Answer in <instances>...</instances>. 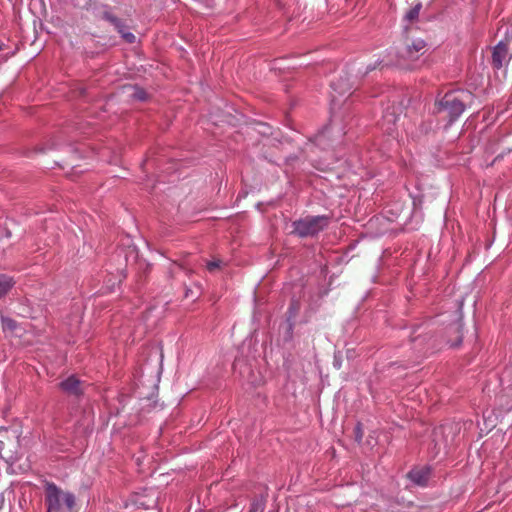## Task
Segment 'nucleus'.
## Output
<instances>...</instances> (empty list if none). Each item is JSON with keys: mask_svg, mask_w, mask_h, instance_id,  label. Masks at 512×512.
<instances>
[{"mask_svg": "<svg viewBox=\"0 0 512 512\" xmlns=\"http://www.w3.org/2000/svg\"><path fill=\"white\" fill-rule=\"evenodd\" d=\"M471 99L472 94L467 91L448 92L439 101L437 112L449 118V123H452L463 113Z\"/></svg>", "mask_w": 512, "mask_h": 512, "instance_id": "obj_1", "label": "nucleus"}, {"mask_svg": "<svg viewBox=\"0 0 512 512\" xmlns=\"http://www.w3.org/2000/svg\"><path fill=\"white\" fill-rule=\"evenodd\" d=\"M47 512H76V499L72 493L65 492L54 483L45 487Z\"/></svg>", "mask_w": 512, "mask_h": 512, "instance_id": "obj_2", "label": "nucleus"}, {"mask_svg": "<svg viewBox=\"0 0 512 512\" xmlns=\"http://www.w3.org/2000/svg\"><path fill=\"white\" fill-rule=\"evenodd\" d=\"M426 52V43L422 39H406L397 48L396 59L391 63L403 69H412L415 61Z\"/></svg>", "mask_w": 512, "mask_h": 512, "instance_id": "obj_3", "label": "nucleus"}, {"mask_svg": "<svg viewBox=\"0 0 512 512\" xmlns=\"http://www.w3.org/2000/svg\"><path fill=\"white\" fill-rule=\"evenodd\" d=\"M329 224L327 216H307L293 223V233L301 238L313 237L323 231Z\"/></svg>", "mask_w": 512, "mask_h": 512, "instance_id": "obj_4", "label": "nucleus"}, {"mask_svg": "<svg viewBox=\"0 0 512 512\" xmlns=\"http://www.w3.org/2000/svg\"><path fill=\"white\" fill-rule=\"evenodd\" d=\"M402 110L400 106H395L394 104L388 106L382 116V129L385 130L388 134H393L394 127L397 122L400 120Z\"/></svg>", "mask_w": 512, "mask_h": 512, "instance_id": "obj_5", "label": "nucleus"}, {"mask_svg": "<svg viewBox=\"0 0 512 512\" xmlns=\"http://www.w3.org/2000/svg\"><path fill=\"white\" fill-rule=\"evenodd\" d=\"M510 59L507 43L500 41L492 52V65L495 69H500L508 63Z\"/></svg>", "mask_w": 512, "mask_h": 512, "instance_id": "obj_6", "label": "nucleus"}, {"mask_svg": "<svg viewBox=\"0 0 512 512\" xmlns=\"http://www.w3.org/2000/svg\"><path fill=\"white\" fill-rule=\"evenodd\" d=\"M330 86L338 95H345L346 93L350 94L353 88V82L350 80L348 72H345L344 75H340L337 80H333Z\"/></svg>", "mask_w": 512, "mask_h": 512, "instance_id": "obj_7", "label": "nucleus"}, {"mask_svg": "<svg viewBox=\"0 0 512 512\" xmlns=\"http://www.w3.org/2000/svg\"><path fill=\"white\" fill-rule=\"evenodd\" d=\"M59 387L70 395L78 396L83 392L82 383L75 376H70L60 382Z\"/></svg>", "mask_w": 512, "mask_h": 512, "instance_id": "obj_8", "label": "nucleus"}, {"mask_svg": "<svg viewBox=\"0 0 512 512\" xmlns=\"http://www.w3.org/2000/svg\"><path fill=\"white\" fill-rule=\"evenodd\" d=\"M407 477L415 484L425 486L430 477V469L428 467L412 469Z\"/></svg>", "mask_w": 512, "mask_h": 512, "instance_id": "obj_9", "label": "nucleus"}, {"mask_svg": "<svg viewBox=\"0 0 512 512\" xmlns=\"http://www.w3.org/2000/svg\"><path fill=\"white\" fill-rule=\"evenodd\" d=\"M14 284L15 282L12 277L0 274V298L5 296Z\"/></svg>", "mask_w": 512, "mask_h": 512, "instance_id": "obj_10", "label": "nucleus"}, {"mask_svg": "<svg viewBox=\"0 0 512 512\" xmlns=\"http://www.w3.org/2000/svg\"><path fill=\"white\" fill-rule=\"evenodd\" d=\"M422 8V3L418 2L415 4L412 8H410L407 13L405 14V20L408 22H413L418 19L420 10Z\"/></svg>", "mask_w": 512, "mask_h": 512, "instance_id": "obj_11", "label": "nucleus"}, {"mask_svg": "<svg viewBox=\"0 0 512 512\" xmlns=\"http://www.w3.org/2000/svg\"><path fill=\"white\" fill-rule=\"evenodd\" d=\"M116 28L127 43H134L136 41V36L133 33L126 31L125 26L119 21H116Z\"/></svg>", "mask_w": 512, "mask_h": 512, "instance_id": "obj_12", "label": "nucleus"}, {"mask_svg": "<svg viewBox=\"0 0 512 512\" xmlns=\"http://www.w3.org/2000/svg\"><path fill=\"white\" fill-rule=\"evenodd\" d=\"M1 325L4 331H13L17 326L16 322L8 317H1Z\"/></svg>", "mask_w": 512, "mask_h": 512, "instance_id": "obj_13", "label": "nucleus"}, {"mask_svg": "<svg viewBox=\"0 0 512 512\" xmlns=\"http://www.w3.org/2000/svg\"><path fill=\"white\" fill-rule=\"evenodd\" d=\"M222 264H223L222 260L216 259V260L207 262L206 267L209 272H215L216 270L220 269Z\"/></svg>", "mask_w": 512, "mask_h": 512, "instance_id": "obj_14", "label": "nucleus"}, {"mask_svg": "<svg viewBox=\"0 0 512 512\" xmlns=\"http://www.w3.org/2000/svg\"><path fill=\"white\" fill-rule=\"evenodd\" d=\"M264 503L261 501H255L251 504L249 512H263L264 511Z\"/></svg>", "mask_w": 512, "mask_h": 512, "instance_id": "obj_15", "label": "nucleus"}, {"mask_svg": "<svg viewBox=\"0 0 512 512\" xmlns=\"http://www.w3.org/2000/svg\"><path fill=\"white\" fill-rule=\"evenodd\" d=\"M134 96L136 98H138L139 100H144L145 99V93L142 90H138L137 89V91L135 92Z\"/></svg>", "mask_w": 512, "mask_h": 512, "instance_id": "obj_16", "label": "nucleus"}, {"mask_svg": "<svg viewBox=\"0 0 512 512\" xmlns=\"http://www.w3.org/2000/svg\"><path fill=\"white\" fill-rule=\"evenodd\" d=\"M4 432L6 434H11L12 438H15V439H18V432L17 430H8V429H5Z\"/></svg>", "mask_w": 512, "mask_h": 512, "instance_id": "obj_17", "label": "nucleus"}, {"mask_svg": "<svg viewBox=\"0 0 512 512\" xmlns=\"http://www.w3.org/2000/svg\"><path fill=\"white\" fill-rule=\"evenodd\" d=\"M3 450H4V441L2 439H0V456L2 458H5V454H3Z\"/></svg>", "mask_w": 512, "mask_h": 512, "instance_id": "obj_18", "label": "nucleus"}, {"mask_svg": "<svg viewBox=\"0 0 512 512\" xmlns=\"http://www.w3.org/2000/svg\"><path fill=\"white\" fill-rule=\"evenodd\" d=\"M461 327L460 323H459V317L457 318V323H456V329L459 330Z\"/></svg>", "mask_w": 512, "mask_h": 512, "instance_id": "obj_19", "label": "nucleus"}, {"mask_svg": "<svg viewBox=\"0 0 512 512\" xmlns=\"http://www.w3.org/2000/svg\"><path fill=\"white\" fill-rule=\"evenodd\" d=\"M373 69H375V67H372V68L371 67H367V69L365 70V74L368 73L369 70H373Z\"/></svg>", "mask_w": 512, "mask_h": 512, "instance_id": "obj_20", "label": "nucleus"}, {"mask_svg": "<svg viewBox=\"0 0 512 512\" xmlns=\"http://www.w3.org/2000/svg\"><path fill=\"white\" fill-rule=\"evenodd\" d=\"M2 49V46L0 45V50Z\"/></svg>", "mask_w": 512, "mask_h": 512, "instance_id": "obj_21", "label": "nucleus"}]
</instances>
